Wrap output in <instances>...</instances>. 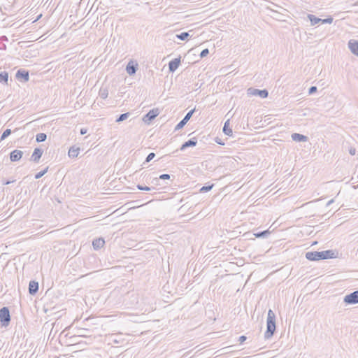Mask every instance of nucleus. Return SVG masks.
<instances>
[{
  "label": "nucleus",
  "mask_w": 358,
  "mask_h": 358,
  "mask_svg": "<svg viewBox=\"0 0 358 358\" xmlns=\"http://www.w3.org/2000/svg\"><path fill=\"white\" fill-rule=\"evenodd\" d=\"M275 329V315L271 309H269L268 311L266 331L264 333V338L266 339L271 338L273 336Z\"/></svg>",
  "instance_id": "1"
},
{
  "label": "nucleus",
  "mask_w": 358,
  "mask_h": 358,
  "mask_svg": "<svg viewBox=\"0 0 358 358\" xmlns=\"http://www.w3.org/2000/svg\"><path fill=\"white\" fill-rule=\"evenodd\" d=\"M11 317L8 307L3 306L0 308V323L1 327H7L10 322Z\"/></svg>",
  "instance_id": "2"
},
{
  "label": "nucleus",
  "mask_w": 358,
  "mask_h": 358,
  "mask_svg": "<svg viewBox=\"0 0 358 358\" xmlns=\"http://www.w3.org/2000/svg\"><path fill=\"white\" fill-rule=\"evenodd\" d=\"M97 318L96 317H88L83 322V327L78 329V331H87L90 332H94L96 329L94 326L96 324Z\"/></svg>",
  "instance_id": "3"
},
{
  "label": "nucleus",
  "mask_w": 358,
  "mask_h": 358,
  "mask_svg": "<svg viewBox=\"0 0 358 358\" xmlns=\"http://www.w3.org/2000/svg\"><path fill=\"white\" fill-rule=\"evenodd\" d=\"M343 302L346 305H354L358 303V290L345 295L343 298Z\"/></svg>",
  "instance_id": "4"
},
{
  "label": "nucleus",
  "mask_w": 358,
  "mask_h": 358,
  "mask_svg": "<svg viewBox=\"0 0 358 358\" xmlns=\"http://www.w3.org/2000/svg\"><path fill=\"white\" fill-rule=\"evenodd\" d=\"M159 110L153 108L148 111L143 117V121L146 124H150L159 115Z\"/></svg>",
  "instance_id": "5"
},
{
  "label": "nucleus",
  "mask_w": 358,
  "mask_h": 358,
  "mask_svg": "<svg viewBox=\"0 0 358 358\" xmlns=\"http://www.w3.org/2000/svg\"><path fill=\"white\" fill-rule=\"evenodd\" d=\"M248 94L266 98L268 96V92L266 90H258L250 87L248 90Z\"/></svg>",
  "instance_id": "6"
},
{
  "label": "nucleus",
  "mask_w": 358,
  "mask_h": 358,
  "mask_svg": "<svg viewBox=\"0 0 358 358\" xmlns=\"http://www.w3.org/2000/svg\"><path fill=\"white\" fill-rule=\"evenodd\" d=\"M195 111V108L189 110L185 116L183 117L182 120L179 122V123L177 124V125L175 127V130H180L187 123V122L189 120V119L192 117V115L194 114Z\"/></svg>",
  "instance_id": "7"
},
{
  "label": "nucleus",
  "mask_w": 358,
  "mask_h": 358,
  "mask_svg": "<svg viewBox=\"0 0 358 358\" xmlns=\"http://www.w3.org/2000/svg\"><path fill=\"white\" fill-rule=\"evenodd\" d=\"M306 258L310 261H318L323 259L322 251H313L306 253Z\"/></svg>",
  "instance_id": "8"
},
{
  "label": "nucleus",
  "mask_w": 358,
  "mask_h": 358,
  "mask_svg": "<svg viewBox=\"0 0 358 358\" xmlns=\"http://www.w3.org/2000/svg\"><path fill=\"white\" fill-rule=\"evenodd\" d=\"M15 77L17 80L22 82H27L29 80V71L25 69H19L15 74Z\"/></svg>",
  "instance_id": "9"
},
{
  "label": "nucleus",
  "mask_w": 358,
  "mask_h": 358,
  "mask_svg": "<svg viewBox=\"0 0 358 358\" xmlns=\"http://www.w3.org/2000/svg\"><path fill=\"white\" fill-rule=\"evenodd\" d=\"M43 153V150L42 148H35L31 156L30 160L35 163H38L39 162L40 159L41 158Z\"/></svg>",
  "instance_id": "10"
},
{
  "label": "nucleus",
  "mask_w": 358,
  "mask_h": 358,
  "mask_svg": "<svg viewBox=\"0 0 358 358\" xmlns=\"http://www.w3.org/2000/svg\"><path fill=\"white\" fill-rule=\"evenodd\" d=\"M23 156V152L20 150H14L10 153V160L12 162H18Z\"/></svg>",
  "instance_id": "11"
},
{
  "label": "nucleus",
  "mask_w": 358,
  "mask_h": 358,
  "mask_svg": "<svg viewBox=\"0 0 358 358\" xmlns=\"http://www.w3.org/2000/svg\"><path fill=\"white\" fill-rule=\"evenodd\" d=\"M180 64V57L175 58L169 62V69L170 72L173 73Z\"/></svg>",
  "instance_id": "12"
},
{
  "label": "nucleus",
  "mask_w": 358,
  "mask_h": 358,
  "mask_svg": "<svg viewBox=\"0 0 358 358\" xmlns=\"http://www.w3.org/2000/svg\"><path fill=\"white\" fill-rule=\"evenodd\" d=\"M138 69V64H134L132 61H130L126 66L127 73L129 76H133L136 73Z\"/></svg>",
  "instance_id": "13"
},
{
  "label": "nucleus",
  "mask_w": 358,
  "mask_h": 358,
  "mask_svg": "<svg viewBox=\"0 0 358 358\" xmlns=\"http://www.w3.org/2000/svg\"><path fill=\"white\" fill-rule=\"evenodd\" d=\"M348 48L352 54L358 57V41L355 40H350L348 42Z\"/></svg>",
  "instance_id": "14"
},
{
  "label": "nucleus",
  "mask_w": 358,
  "mask_h": 358,
  "mask_svg": "<svg viewBox=\"0 0 358 358\" xmlns=\"http://www.w3.org/2000/svg\"><path fill=\"white\" fill-rule=\"evenodd\" d=\"M197 144V139L196 138H192L187 141H185L184 143L182 144L180 150H185L186 148L189 147H194Z\"/></svg>",
  "instance_id": "15"
},
{
  "label": "nucleus",
  "mask_w": 358,
  "mask_h": 358,
  "mask_svg": "<svg viewBox=\"0 0 358 358\" xmlns=\"http://www.w3.org/2000/svg\"><path fill=\"white\" fill-rule=\"evenodd\" d=\"M38 291V282L35 280H31L29 284V293L31 295L36 294Z\"/></svg>",
  "instance_id": "16"
},
{
  "label": "nucleus",
  "mask_w": 358,
  "mask_h": 358,
  "mask_svg": "<svg viewBox=\"0 0 358 358\" xmlns=\"http://www.w3.org/2000/svg\"><path fill=\"white\" fill-rule=\"evenodd\" d=\"M105 244V241L103 238H95L92 241L93 248L96 250H98L103 247Z\"/></svg>",
  "instance_id": "17"
},
{
  "label": "nucleus",
  "mask_w": 358,
  "mask_h": 358,
  "mask_svg": "<svg viewBox=\"0 0 358 358\" xmlns=\"http://www.w3.org/2000/svg\"><path fill=\"white\" fill-rule=\"evenodd\" d=\"M292 139L296 142H306L308 140V138L303 134L294 133L291 136Z\"/></svg>",
  "instance_id": "18"
},
{
  "label": "nucleus",
  "mask_w": 358,
  "mask_h": 358,
  "mask_svg": "<svg viewBox=\"0 0 358 358\" xmlns=\"http://www.w3.org/2000/svg\"><path fill=\"white\" fill-rule=\"evenodd\" d=\"M79 152H80L79 148H76L75 146H72L69 150V152H68L69 157L70 158H75V157H78Z\"/></svg>",
  "instance_id": "19"
},
{
  "label": "nucleus",
  "mask_w": 358,
  "mask_h": 358,
  "mask_svg": "<svg viewBox=\"0 0 358 358\" xmlns=\"http://www.w3.org/2000/svg\"><path fill=\"white\" fill-rule=\"evenodd\" d=\"M222 131L224 134L231 136H232L233 131L232 129L229 127V120H227L224 122Z\"/></svg>",
  "instance_id": "20"
},
{
  "label": "nucleus",
  "mask_w": 358,
  "mask_h": 358,
  "mask_svg": "<svg viewBox=\"0 0 358 358\" xmlns=\"http://www.w3.org/2000/svg\"><path fill=\"white\" fill-rule=\"evenodd\" d=\"M323 259L335 258V252L331 250L322 251Z\"/></svg>",
  "instance_id": "21"
},
{
  "label": "nucleus",
  "mask_w": 358,
  "mask_h": 358,
  "mask_svg": "<svg viewBox=\"0 0 358 358\" xmlns=\"http://www.w3.org/2000/svg\"><path fill=\"white\" fill-rule=\"evenodd\" d=\"M307 17L310 20V24L312 26L317 24V23L320 22V21H321V18H319L312 14H308Z\"/></svg>",
  "instance_id": "22"
},
{
  "label": "nucleus",
  "mask_w": 358,
  "mask_h": 358,
  "mask_svg": "<svg viewBox=\"0 0 358 358\" xmlns=\"http://www.w3.org/2000/svg\"><path fill=\"white\" fill-rule=\"evenodd\" d=\"M8 73L6 71L0 72V83L3 84H8Z\"/></svg>",
  "instance_id": "23"
},
{
  "label": "nucleus",
  "mask_w": 358,
  "mask_h": 358,
  "mask_svg": "<svg viewBox=\"0 0 358 358\" xmlns=\"http://www.w3.org/2000/svg\"><path fill=\"white\" fill-rule=\"evenodd\" d=\"M270 234H271V231L268 229H267V230H264L262 231H259V232L255 233L254 236L256 238H265Z\"/></svg>",
  "instance_id": "24"
},
{
  "label": "nucleus",
  "mask_w": 358,
  "mask_h": 358,
  "mask_svg": "<svg viewBox=\"0 0 358 358\" xmlns=\"http://www.w3.org/2000/svg\"><path fill=\"white\" fill-rule=\"evenodd\" d=\"M47 139V135L45 133H39L36 136L37 143L44 142Z\"/></svg>",
  "instance_id": "25"
},
{
  "label": "nucleus",
  "mask_w": 358,
  "mask_h": 358,
  "mask_svg": "<svg viewBox=\"0 0 358 358\" xmlns=\"http://www.w3.org/2000/svg\"><path fill=\"white\" fill-rule=\"evenodd\" d=\"M130 116V113L127 112L125 113H122L120 115H119L118 117H117L115 122H120L125 120H127Z\"/></svg>",
  "instance_id": "26"
},
{
  "label": "nucleus",
  "mask_w": 358,
  "mask_h": 358,
  "mask_svg": "<svg viewBox=\"0 0 358 358\" xmlns=\"http://www.w3.org/2000/svg\"><path fill=\"white\" fill-rule=\"evenodd\" d=\"M176 36L180 40L185 41L188 38L189 34L188 32H182L179 34H176Z\"/></svg>",
  "instance_id": "27"
},
{
  "label": "nucleus",
  "mask_w": 358,
  "mask_h": 358,
  "mask_svg": "<svg viewBox=\"0 0 358 358\" xmlns=\"http://www.w3.org/2000/svg\"><path fill=\"white\" fill-rule=\"evenodd\" d=\"M108 90L104 89V88H101V90H99L100 97L102 98L103 99H105L108 97Z\"/></svg>",
  "instance_id": "28"
},
{
  "label": "nucleus",
  "mask_w": 358,
  "mask_h": 358,
  "mask_svg": "<svg viewBox=\"0 0 358 358\" xmlns=\"http://www.w3.org/2000/svg\"><path fill=\"white\" fill-rule=\"evenodd\" d=\"M12 133V131L11 129H6L3 132V134H1V141H3L4 139H6L8 136H9Z\"/></svg>",
  "instance_id": "29"
},
{
  "label": "nucleus",
  "mask_w": 358,
  "mask_h": 358,
  "mask_svg": "<svg viewBox=\"0 0 358 358\" xmlns=\"http://www.w3.org/2000/svg\"><path fill=\"white\" fill-rule=\"evenodd\" d=\"M48 167H46L45 169L37 173L34 176L35 179L41 178L42 176H43L48 172Z\"/></svg>",
  "instance_id": "30"
},
{
  "label": "nucleus",
  "mask_w": 358,
  "mask_h": 358,
  "mask_svg": "<svg viewBox=\"0 0 358 358\" xmlns=\"http://www.w3.org/2000/svg\"><path fill=\"white\" fill-rule=\"evenodd\" d=\"M136 187L138 188V189L141 191H150L151 189H155V187H150L148 186H143L142 185H137Z\"/></svg>",
  "instance_id": "31"
},
{
  "label": "nucleus",
  "mask_w": 358,
  "mask_h": 358,
  "mask_svg": "<svg viewBox=\"0 0 358 358\" xmlns=\"http://www.w3.org/2000/svg\"><path fill=\"white\" fill-rule=\"evenodd\" d=\"M170 178H171V176L169 174L164 173V174L160 175L158 178H155L153 180V181L157 182L159 179H161V180H169Z\"/></svg>",
  "instance_id": "32"
},
{
  "label": "nucleus",
  "mask_w": 358,
  "mask_h": 358,
  "mask_svg": "<svg viewBox=\"0 0 358 358\" xmlns=\"http://www.w3.org/2000/svg\"><path fill=\"white\" fill-rule=\"evenodd\" d=\"M214 185H204L200 189V192H207L212 189Z\"/></svg>",
  "instance_id": "33"
},
{
  "label": "nucleus",
  "mask_w": 358,
  "mask_h": 358,
  "mask_svg": "<svg viewBox=\"0 0 358 358\" xmlns=\"http://www.w3.org/2000/svg\"><path fill=\"white\" fill-rule=\"evenodd\" d=\"M333 22V17H329L325 19H321L320 22L322 24H331Z\"/></svg>",
  "instance_id": "34"
},
{
  "label": "nucleus",
  "mask_w": 358,
  "mask_h": 358,
  "mask_svg": "<svg viewBox=\"0 0 358 358\" xmlns=\"http://www.w3.org/2000/svg\"><path fill=\"white\" fill-rule=\"evenodd\" d=\"M155 157V154L154 152H150L147 156L145 162H150L151 160H152L154 159Z\"/></svg>",
  "instance_id": "35"
},
{
  "label": "nucleus",
  "mask_w": 358,
  "mask_h": 358,
  "mask_svg": "<svg viewBox=\"0 0 358 358\" xmlns=\"http://www.w3.org/2000/svg\"><path fill=\"white\" fill-rule=\"evenodd\" d=\"M209 54V50L208 48H206L204 50H203L201 53H200V57L201 58H203L205 57H206Z\"/></svg>",
  "instance_id": "36"
},
{
  "label": "nucleus",
  "mask_w": 358,
  "mask_h": 358,
  "mask_svg": "<svg viewBox=\"0 0 358 358\" xmlns=\"http://www.w3.org/2000/svg\"><path fill=\"white\" fill-rule=\"evenodd\" d=\"M90 333L91 332L87 331H79L78 336H79L87 337V336H88V334H90Z\"/></svg>",
  "instance_id": "37"
},
{
  "label": "nucleus",
  "mask_w": 358,
  "mask_h": 358,
  "mask_svg": "<svg viewBox=\"0 0 358 358\" xmlns=\"http://www.w3.org/2000/svg\"><path fill=\"white\" fill-rule=\"evenodd\" d=\"M317 87L316 86H311L308 90V94H313V93L317 92Z\"/></svg>",
  "instance_id": "38"
},
{
  "label": "nucleus",
  "mask_w": 358,
  "mask_h": 358,
  "mask_svg": "<svg viewBox=\"0 0 358 358\" xmlns=\"http://www.w3.org/2000/svg\"><path fill=\"white\" fill-rule=\"evenodd\" d=\"M247 339V337L245 336H241L238 338V341L241 343H243V342H245Z\"/></svg>",
  "instance_id": "39"
},
{
  "label": "nucleus",
  "mask_w": 358,
  "mask_h": 358,
  "mask_svg": "<svg viewBox=\"0 0 358 358\" xmlns=\"http://www.w3.org/2000/svg\"><path fill=\"white\" fill-rule=\"evenodd\" d=\"M349 153L351 155H355L356 154V149L355 148H352L351 147L350 149H349Z\"/></svg>",
  "instance_id": "40"
},
{
  "label": "nucleus",
  "mask_w": 358,
  "mask_h": 358,
  "mask_svg": "<svg viewBox=\"0 0 358 358\" xmlns=\"http://www.w3.org/2000/svg\"><path fill=\"white\" fill-rule=\"evenodd\" d=\"M215 142L217 143V144H220V145H223L224 143L221 141L220 138H219L218 137H217L215 138Z\"/></svg>",
  "instance_id": "41"
},
{
  "label": "nucleus",
  "mask_w": 358,
  "mask_h": 358,
  "mask_svg": "<svg viewBox=\"0 0 358 358\" xmlns=\"http://www.w3.org/2000/svg\"><path fill=\"white\" fill-rule=\"evenodd\" d=\"M87 129L82 128V129H80V134H81V135H84V134H85L87 133Z\"/></svg>",
  "instance_id": "42"
},
{
  "label": "nucleus",
  "mask_w": 358,
  "mask_h": 358,
  "mask_svg": "<svg viewBox=\"0 0 358 358\" xmlns=\"http://www.w3.org/2000/svg\"><path fill=\"white\" fill-rule=\"evenodd\" d=\"M333 202H334V200H333V199H331V200L329 201H328V203H327V206L331 205Z\"/></svg>",
  "instance_id": "43"
},
{
  "label": "nucleus",
  "mask_w": 358,
  "mask_h": 358,
  "mask_svg": "<svg viewBox=\"0 0 358 358\" xmlns=\"http://www.w3.org/2000/svg\"><path fill=\"white\" fill-rule=\"evenodd\" d=\"M9 183H10V182H9V181H7V182H6V185H8V184H9Z\"/></svg>",
  "instance_id": "44"
},
{
  "label": "nucleus",
  "mask_w": 358,
  "mask_h": 358,
  "mask_svg": "<svg viewBox=\"0 0 358 358\" xmlns=\"http://www.w3.org/2000/svg\"><path fill=\"white\" fill-rule=\"evenodd\" d=\"M357 178H358V175H357Z\"/></svg>",
  "instance_id": "45"
}]
</instances>
